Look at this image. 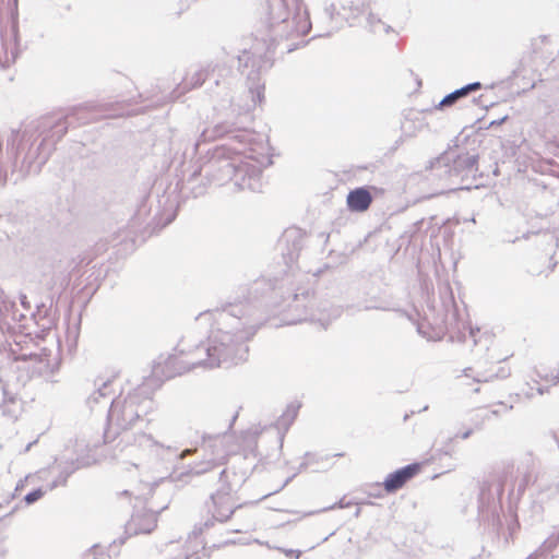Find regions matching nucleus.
<instances>
[{
    "label": "nucleus",
    "instance_id": "f257e3e1",
    "mask_svg": "<svg viewBox=\"0 0 559 559\" xmlns=\"http://www.w3.org/2000/svg\"><path fill=\"white\" fill-rule=\"evenodd\" d=\"M301 0H260V22L255 31V43L250 49H242L237 56L238 71L246 74L251 105L236 108L231 92L238 83L237 74L226 64H216L203 73H198L194 86L206 84L217 96L227 98L228 110L212 128L204 129L200 141L226 138L229 143L215 146L200 157L187 177L183 189H189L194 198L203 195L207 183L224 186L233 183L235 190L261 192L263 189L262 169L272 165L269 147L257 142L253 130L252 108L264 98L262 74L273 66L272 52L283 41L286 52L306 45L302 39L311 28L309 14L301 10Z\"/></svg>",
    "mask_w": 559,
    "mask_h": 559
},
{
    "label": "nucleus",
    "instance_id": "f03ea898",
    "mask_svg": "<svg viewBox=\"0 0 559 559\" xmlns=\"http://www.w3.org/2000/svg\"><path fill=\"white\" fill-rule=\"evenodd\" d=\"M277 278L260 277L241 288L222 308L206 310L197 318L199 325H210L207 342L195 343L204 368L230 367L248 359V343L269 321L280 302L275 296Z\"/></svg>",
    "mask_w": 559,
    "mask_h": 559
},
{
    "label": "nucleus",
    "instance_id": "7ed1b4c3",
    "mask_svg": "<svg viewBox=\"0 0 559 559\" xmlns=\"http://www.w3.org/2000/svg\"><path fill=\"white\" fill-rule=\"evenodd\" d=\"M306 235L298 227H290L284 230L278 239L277 247L281 251L285 269L281 271L282 277L274 276L273 283L277 278L275 296L281 304L288 301L286 308L296 314L293 322L312 320L320 322L326 328L333 320L340 318L343 313L342 306L333 305L328 300L320 301L314 308L313 295L308 290L289 288L287 297L280 292L285 285L293 284L290 277H295L294 263L298 261L300 252L305 246Z\"/></svg>",
    "mask_w": 559,
    "mask_h": 559
},
{
    "label": "nucleus",
    "instance_id": "20e7f679",
    "mask_svg": "<svg viewBox=\"0 0 559 559\" xmlns=\"http://www.w3.org/2000/svg\"><path fill=\"white\" fill-rule=\"evenodd\" d=\"M536 457L531 452H527L520 459L516 466L509 463L503 466L500 473L489 475L479 486V519H490L492 526L500 527L501 521L497 514V508L500 503L506 486H510V497L520 499L526 488L536 480Z\"/></svg>",
    "mask_w": 559,
    "mask_h": 559
},
{
    "label": "nucleus",
    "instance_id": "39448f33",
    "mask_svg": "<svg viewBox=\"0 0 559 559\" xmlns=\"http://www.w3.org/2000/svg\"><path fill=\"white\" fill-rule=\"evenodd\" d=\"M159 389V381L144 378L142 383L126 395L114 397L107 412V426L104 431V442L114 441L122 431L131 429L155 407L153 395Z\"/></svg>",
    "mask_w": 559,
    "mask_h": 559
},
{
    "label": "nucleus",
    "instance_id": "423d86ee",
    "mask_svg": "<svg viewBox=\"0 0 559 559\" xmlns=\"http://www.w3.org/2000/svg\"><path fill=\"white\" fill-rule=\"evenodd\" d=\"M247 478L248 474L245 469L240 472L223 469L219 474L211 475V478L198 479L191 483L194 486L215 487L205 503L211 516L195 524L192 531L195 537L214 527L216 523H226L242 507L234 501L231 493L240 488Z\"/></svg>",
    "mask_w": 559,
    "mask_h": 559
},
{
    "label": "nucleus",
    "instance_id": "0eeeda50",
    "mask_svg": "<svg viewBox=\"0 0 559 559\" xmlns=\"http://www.w3.org/2000/svg\"><path fill=\"white\" fill-rule=\"evenodd\" d=\"M432 179L442 189H471L478 176V154L471 152H444L429 163Z\"/></svg>",
    "mask_w": 559,
    "mask_h": 559
},
{
    "label": "nucleus",
    "instance_id": "6e6552de",
    "mask_svg": "<svg viewBox=\"0 0 559 559\" xmlns=\"http://www.w3.org/2000/svg\"><path fill=\"white\" fill-rule=\"evenodd\" d=\"M233 436L227 431L216 435H203L201 449L203 459L188 466V469L171 475L175 481L181 480L192 483L198 479L211 478V475L219 474L223 469L236 471L234 467L226 466L228 456L231 452L229 443Z\"/></svg>",
    "mask_w": 559,
    "mask_h": 559
},
{
    "label": "nucleus",
    "instance_id": "1a4fd4ad",
    "mask_svg": "<svg viewBox=\"0 0 559 559\" xmlns=\"http://www.w3.org/2000/svg\"><path fill=\"white\" fill-rule=\"evenodd\" d=\"M175 352L166 358L160 355L153 366L152 374L147 377L158 380L159 388L165 380L180 376L193 368L203 367L204 359L202 355L195 353V344L190 334L182 336Z\"/></svg>",
    "mask_w": 559,
    "mask_h": 559
},
{
    "label": "nucleus",
    "instance_id": "9d476101",
    "mask_svg": "<svg viewBox=\"0 0 559 559\" xmlns=\"http://www.w3.org/2000/svg\"><path fill=\"white\" fill-rule=\"evenodd\" d=\"M27 320H33L44 331L51 328L52 321L47 317V309L44 304L36 307V311L31 313L27 319L26 314L20 312L16 304L9 299L4 292L0 288V331L1 332H25L27 330Z\"/></svg>",
    "mask_w": 559,
    "mask_h": 559
},
{
    "label": "nucleus",
    "instance_id": "9b49d317",
    "mask_svg": "<svg viewBox=\"0 0 559 559\" xmlns=\"http://www.w3.org/2000/svg\"><path fill=\"white\" fill-rule=\"evenodd\" d=\"M300 405L299 404H289L287 405L284 413L278 417L276 423L274 425H271L270 427H265L263 430L259 432V439L257 444V454L262 455V452L260 450V443L269 438L274 439L275 441V452L278 456L283 449L284 438L286 432L288 431L289 427L295 421Z\"/></svg>",
    "mask_w": 559,
    "mask_h": 559
},
{
    "label": "nucleus",
    "instance_id": "f8f14e48",
    "mask_svg": "<svg viewBox=\"0 0 559 559\" xmlns=\"http://www.w3.org/2000/svg\"><path fill=\"white\" fill-rule=\"evenodd\" d=\"M371 0H340L341 11H336V7L331 3L325 7L324 13L329 20H334L335 15L342 16L349 25L352 21L358 19L368 8Z\"/></svg>",
    "mask_w": 559,
    "mask_h": 559
},
{
    "label": "nucleus",
    "instance_id": "ddd939ff",
    "mask_svg": "<svg viewBox=\"0 0 559 559\" xmlns=\"http://www.w3.org/2000/svg\"><path fill=\"white\" fill-rule=\"evenodd\" d=\"M420 471L419 463H411L390 473L382 485L388 493H394L401 489L408 480L415 477Z\"/></svg>",
    "mask_w": 559,
    "mask_h": 559
},
{
    "label": "nucleus",
    "instance_id": "4468645a",
    "mask_svg": "<svg viewBox=\"0 0 559 559\" xmlns=\"http://www.w3.org/2000/svg\"><path fill=\"white\" fill-rule=\"evenodd\" d=\"M52 146L48 143L47 139H43L37 147L33 151L29 150L23 162L22 168L26 174H38L41 166L48 160Z\"/></svg>",
    "mask_w": 559,
    "mask_h": 559
},
{
    "label": "nucleus",
    "instance_id": "2eb2a0df",
    "mask_svg": "<svg viewBox=\"0 0 559 559\" xmlns=\"http://www.w3.org/2000/svg\"><path fill=\"white\" fill-rule=\"evenodd\" d=\"M156 523L157 512L136 511L126 524V533L128 535L150 534L156 527Z\"/></svg>",
    "mask_w": 559,
    "mask_h": 559
},
{
    "label": "nucleus",
    "instance_id": "dca6fc26",
    "mask_svg": "<svg viewBox=\"0 0 559 559\" xmlns=\"http://www.w3.org/2000/svg\"><path fill=\"white\" fill-rule=\"evenodd\" d=\"M371 202L372 197L367 187L356 188L347 194V206L353 212H365Z\"/></svg>",
    "mask_w": 559,
    "mask_h": 559
},
{
    "label": "nucleus",
    "instance_id": "f3484780",
    "mask_svg": "<svg viewBox=\"0 0 559 559\" xmlns=\"http://www.w3.org/2000/svg\"><path fill=\"white\" fill-rule=\"evenodd\" d=\"M10 36L11 41L9 44L7 41L3 43V46H5L7 49L3 66H9L10 63L14 62L20 52L25 48V46H22L21 44L19 25L16 21H13L11 24Z\"/></svg>",
    "mask_w": 559,
    "mask_h": 559
},
{
    "label": "nucleus",
    "instance_id": "a211bd4d",
    "mask_svg": "<svg viewBox=\"0 0 559 559\" xmlns=\"http://www.w3.org/2000/svg\"><path fill=\"white\" fill-rule=\"evenodd\" d=\"M480 88H481L480 82H472V83H468L460 88H456L455 91L447 94L436 106V109L442 110L447 107H451L459 99L464 98Z\"/></svg>",
    "mask_w": 559,
    "mask_h": 559
},
{
    "label": "nucleus",
    "instance_id": "6ab92c4d",
    "mask_svg": "<svg viewBox=\"0 0 559 559\" xmlns=\"http://www.w3.org/2000/svg\"><path fill=\"white\" fill-rule=\"evenodd\" d=\"M112 381L107 380L102 383V385L95 390L86 400L87 406L91 408V411H94L96 405L103 404L104 407L111 402L114 399L112 395L115 394V391L111 389Z\"/></svg>",
    "mask_w": 559,
    "mask_h": 559
},
{
    "label": "nucleus",
    "instance_id": "aec40b11",
    "mask_svg": "<svg viewBox=\"0 0 559 559\" xmlns=\"http://www.w3.org/2000/svg\"><path fill=\"white\" fill-rule=\"evenodd\" d=\"M510 376V369L503 366H499L497 370H486L481 372H477V376L474 378L475 382H488L492 379H506Z\"/></svg>",
    "mask_w": 559,
    "mask_h": 559
},
{
    "label": "nucleus",
    "instance_id": "412c9836",
    "mask_svg": "<svg viewBox=\"0 0 559 559\" xmlns=\"http://www.w3.org/2000/svg\"><path fill=\"white\" fill-rule=\"evenodd\" d=\"M423 127L420 123L418 127L412 121L411 119H405L401 124L402 135L400 139L395 142L396 145H400L404 142L405 138H412L416 135V133L419 131V129Z\"/></svg>",
    "mask_w": 559,
    "mask_h": 559
},
{
    "label": "nucleus",
    "instance_id": "4be33fe9",
    "mask_svg": "<svg viewBox=\"0 0 559 559\" xmlns=\"http://www.w3.org/2000/svg\"><path fill=\"white\" fill-rule=\"evenodd\" d=\"M135 445L143 448V449H164V447L155 441L151 435H147L145 432L138 433L134 437Z\"/></svg>",
    "mask_w": 559,
    "mask_h": 559
},
{
    "label": "nucleus",
    "instance_id": "5701e85b",
    "mask_svg": "<svg viewBox=\"0 0 559 559\" xmlns=\"http://www.w3.org/2000/svg\"><path fill=\"white\" fill-rule=\"evenodd\" d=\"M58 466L60 472L57 478L60 479L62 486L67 484L68 478L80 467L74 461L66 462L63 465L60 463Z\"/></svg>",
    "mask_w": 559,
    "mask_h": 559
},
{
    "label": "nucleus",
    "instance_id": "b1692460",
    "mask_svg": "<svg viewBox=\"0 0 559 559\" xmlns=\"http://www.w3.org/2000/svg\"><path fill=\"white\" fill-rule=\"evenodd\" d=\"M314 456L316 455L313 453L306 452L304 455V461L299 464L296 472L284 481V484L282 485V488L286 487L299 473L306 471L309 466H311L312 457H314Z\"/></svg>",
    "mask_w": 559,
    "mask_h": 559
},
{
    "label": "nucleus",
    "instance_id": "393cba45",
    "mask_svg": "<svg viewBox=\"0 0 559 559\" xmlns=\"http://www.w3.org/2000/svg\"><path fill=\"white\" fill-rule=\"evenodd\" d=\"M68 118L69 117L67 116L64 118H59L56 120V123L52 127V136H56V141L53 142V144L57 143V141H59L60 139H62V136L67 133L69 128Z\"/></svg>",
    "mask_w": 559,
    "mask_h": 559
},
{
    "label": "nucleus",
    "instance_id": "a878e982",
    "mask_svg": "<svg viewBox=\"0 0 559 559\" xmlns=\"http://www.w3.org/2000/svg\"><path fill=\"white\" fill-rule=\"evenodd\" d=\"M498 414L499 413L496 409L488 411L481 414L477 413L475 417L472 418V420L474 421L476 429H480L486 420L491 419L492 416H497Z\"/></svg>",
    "mask_w": 559,
    "mask_h": 559
},
{
    "label": "nucleus",
    "instance_id": "bb28decb",
    "mask_svg": "<svg viewBox=\"0 0 559 559\" xmlns=\"http://www.w3.org/2000/svg\"><path fill=\"white\" fill-rule=\"evenodd\" d=\"M47 490H44L43 487H38L25 495L23 500L27 506H31L43 498Z\"/></svg>",
    "mask_w": 559,
    "mask_h": 559
},
{
    "label": "nucleus",
    "instance_id": "cd10ccee",
    "mask_svg": "<svg viewBox=\"0 0 559 559\" xmlns=\"http://www.w3.org/2000/svg\"><path fill=\"white\" fill-rule=\"evenodd\" d=\"M558 545L559 542L550 535L540 544L539 548L548 556H551L550 554L558 547Z\"/></svg>",
    "mask_w": 559,
    "mask_h": 559
},
{
    "label": "nucleus",
    "instance_id": "c85d7f7f",
    "mask_svg": "<svg viewBox=\"0 0 559 559\" xmlns=\"http://www.w3.org/2000/svg\"><path fill=\"white\" fill-rule=\"evenodd\" d=\"M383 21L374 13L370 12L367 16V25L372 33H377Z\"/></svg>",
    "mask_w": 559,
    "mask_h": 559
},
{
    "label": "nucleus",
    "instance_id": "c756f323",
    "mask_svg": "<svg viewBox=\"0 0 559 559\" xmlns=\"http://www.w3.org/2000/svg\"><path fill=\"white\" fill-rule=\"evenodd\" d=\"M0 388L3 395V402H14V396L9 392L8 385L3 382V370L0 368Z\"/></svg>",
    "mask_w": 559,
    "mask_h": 559
},
{
    "label": "nucleus",
    "instance_id": "7c9ffc66",
    "mask_svg": "<svg viewBox=\"0 0 559 559\" xmlns=\"http://www.w3.org/2000/svg\"><path fill=\"white\" fill-rule=\"evenodd\" d=\"M555 556H548L539 547L530 554L525 559H554Z\"/></svg>",
    "mask_w": 559,
    "mask_h": 559
},
{
    "label": "nucleus",
    "instance_id": "2f4dec72",
    "mask_svg": "<svg viewBox=\"0 0 559 559\" xmlns=\"http://www.w3.org/2000/svg\"><path fill=\"white\" fill-rule=\"evenodd\" d=\"M536 373H537V377H538L539 379H544V380H546V381H549V380H550V381L552 382V384H557V383H559V370L557 371V373H556V374H550V376H548V374H544V373H542L540 371H536Z\"/></svg>",
    "mask_w": 559,
    "mask_h": 559
},
{
    "label": "nucleus",
    "instance_id": "473e14b6",
    "mask_svg": "<svg viewBox=\"0 0 559 559\" xmlns=\"http://www.w3.org/2000/svg\"><path fill=\"white\" fill-rule=\"evenodd\" d=\"M353 504V502L348 501V502H345L344 499H341L338 502H336L335 504L333 506H330L328 508H324L323 511H328V510H332L334 508H340V509H344V508H348Z\"/></svg>",
    "mask_w": 559,
    "mask_h": 559
},
{
    "label": "nucleus",
    "instance_id": "72a5a7b5",
    "mask_svg": "<svg viewBox=\"0 0 559 559\" xmlns=\"http://www.w3.org/2000/svg\"><path fill=\"white\" fill-rule=\"evenodd\" d=\"M284 552L288 558L299 559V557L301 556V551L297 549H285Z\"/></svg>",
    "mask_w": 559,
    "mask_h": 559
},
{
    "label": "nucleus",
    "instance_id": "f704fd0d",
    "mask_svg": "<svg viewBox=\"0 0 559 559\" xmlns=\"http://www.w3.org/2000/svg\"><path fill=\"white\" fill-rule=\"evenodd\" d=\"M59 486H62L61 483H60V479L56 478L50 484H48L47 487L44 490H47V492L48 491H52L53 489H56Z\"/></svg>",
    "mask_w": 559,
    "mask_h": 559
},
{
    "label": "nucleus",
    "instance_id": "c9c22d12",
    "mask_svg": "<svg viewBox=\"0 0 559 559\" xmlns=\"http://www.w3.org/2000/svg\"><path fill=\"white\" fill-rule=\"evenodd\" d=\"M250 526H251L250 524H242L239 527H235V528L229 530V532H231V533H245V532H248L250 530Z\"/></svg>",
    "mask_w": 559,
    "mask_h": 559
},
{
    "label": "nucleus",
    "instance_id": "e433bc0d",
    "mask_svg": "<svg viewBox=\"0 0 559 559\" xmlns=\"http://www.w3.org/2000/svg\"><path fill=\"white\" fill-rule=\"evenodd\" d=\"M21 305L23 306V308L27 311L31 310V304L27 301V297L25 295H22L21 296Z\"/></svg>",
    "mask_w": 559,
    "mask_h": 559
},
{
    "label": "nucleus",
    "instance_id": "4c0bfd02",
    "mask_svg": "<svg viewBox=\"0 0 559 559\" xmlns=\"http://www.w3.org/2000/svg\"><path fill=\"white\" fill-rule=\"evenodd\" d=\"M316 456L312 457V465L313 464H318L320 462H322L323 460H329V456H322V455H319L317 453H313Z\"/></svg>",
    "mask_w": 559,
    "mask_h": 559
},
{
    "label": "nucleus",
    "instance_id": "58836bf2",
    "mask_svg": "<svg viewBox=\"0 0 559 559\" xmlns=\"http://www.w3.org/2000/svg\"><path fill=\"white\" fill-rule=\"evenodd\" d=\"M472 433H473V429L469 428V429L465 430L464 432H462L460 435L457 433L455 437H457V438L460 437L462 439H467V438L471 437Z\"/></svg>",
    "mask_w": 559,
    "mask_h": 559
},
{
    "label": "nucleus",
    "instance_id": "ea45409f",
    "mask_svg": "<svg viewBox=\"0 0 559 559\" xmlns=\"http://www.w3.org/2000/svg\"><path fill=\"white\" fill-rule=\"evenodd\" d=\"M507 116L502 117L501 119H498V120H493L490 122L489 127H493V126H500L501 123H503L506 120H507Z\"/></svg>",
    "mask_w": 559,
    "mask_h": 559
},
{
    "label": "nucleus",
    "instance_id": "a19ab883",
    "mask_svg": "<svg viewBox=\"0 0 559 559\" xmlns=\"http://www.w3.org/2000/svg\"><path fill=\"white\" fill-rule=\"evenodd\" d=\"M194 451H195L194 449H186V450H183V451L181 452V454H180V459H182V457H185V456H187V455L192 454Z\"/></svg>",
    "mask_w": 559,
    "mask_h": 559
},
{
    "label": "nucleus",
    "instance_id": "79ce46f5",
    "mask_svg": "<svg viewBox=\"0 0 559 559\" xmlns=\"http://www.w3.org/2000/svg\"><path fill=\"white\" fill-rule=\"evenodd\" d=\"M381 26L383 27V32L385 34H390L391 32H393V28L389 24H385L384 22L383 24H381Z\"/></svg>",
    "mask_w": 559,
    "mask_h": 559
},
{
    "label": "nucleus",
    "instance_id": "37998d69",
    "mask_svg": "<svg viewBox=\"0 0 559 559\" xmlns=\"http://www.w3.org/2000/svg\"><path fill=\"white\" fill-rule=\"evenodd\" d=\"M536 391H537L538 394L543 395L544 393L548 392V388L543 386V385H538L536 388Z\"/></svg>",
    "mask_w": 559,
    "mask_h": 559
},
{
    "label": "nucleus",
    "instance_id": "c03bdc74",
    "mask_svg": "<svg viewBox=\"0 0 559 559\" xmlns=\"http://www.w3.org/2000/svg\"><path fill=\"white\" fill-rule=\"evenodd\" d=\"M369 496H370V497H373V498H380V497H381V493H380V491H378V492L372 491V492H369Z\"/></svg>",
    "mask_w": 559,
    "mask_h": 559
},
{
    "label": "nucleus",
    "instance_id": "a18cd8bd",
    "mask_svg": "<svg viewBox=\"0 0 559 559\" xmlns=\"http://www.w3.org/2000/svg\"><path fill=\"white\" fill-rule=\"evenodd\" d=\"M379 306H366L365 309H380Z\"/></svg>",
    "mask_w": 559,
    "mask_h": 559
},
{
    "label": "nucleus",
    "instance_id": "49530a36",
    "mask_svg": "<svg viewBox=\"0 0 559 559\" xmlns=\"http://www.w3.org/2000/svg\"><path fill=\"white\" fill-rule=\"evenodd\" d=\"M360 515V509H356L355 513H354V516L355 518H358Z\"/></svg>",
    "mask_w": 559,
    "mask_h": 559
},
{
    "label": "nucleus",
    "instance_id": "de8ad7c7",
    "mask_svg": "<svg viewBox=\"0 0 559 559\" xmlns=\"http://www.w3.org/2000/svg\"><path fill=\"white\" fill-rule=\"evenodd\" d=\"M551 535L557 539V542H559V531L557 533H552Z\"/></svg>",
    "mask_w": 559,
    "mask_h": 559
},
{
    "label": "nucleus",
    "instance_id": "09e8293b",
    "mask_svg": "<svg viewBox=\"0 0 559 559\" xmlns=\"http://www.w3.org/2000/svg\"><path fill=\"white\" fill-rule=\"evenodd\" d=\"M516 76H518V71L516 70L512 71L511 78H516Z\"/></svg>",
    "mask_w": 559,
    "mask_h": 559
},
{
    "label": "nucleus",
    "instance_id": "8fccbe9b",
    "mask_svg": "<svg viewBox=\"0 0 559 559\" xmlns=\"http://www.w3.org/2000/svg\"><path fill=\"white\" fill-rule=\"evenodd\" d=\"M235 419H236V416H234V417H233V419H231V421L229 423V425H228V429H230V428H231V425H233V423L235 421Z\"/></svg>",
    "mask_w": 559,
    "mask_h": 559
},
{
    "label": "nucleus",
    "instance_id": "3c124183",
    "mask_svg": "<svg viewBox=\"0 0 559 559\" xmlns=\"http://www.w3.org/2000/svg\"><path fill=\"white\" fill-rule=\"evenodd\" d=\"M21 487H23V483L22 481H20V484L16 485L15 490H19Z\"/></svg>",
    "mask_w": 559,
    "mask_h": 559
},
{
    "label": "nucleus",
    "instance_id": "603ef678",
    "mask_svg": "<svg viewBox=\"0 0 559 559\" xmlns=\"http://www.w3.org/2000/svg\"><path fill=\"white\" fill-rule=\"evenodd\" d=\"M334 29H335V27H331V29L328 31L324 35H330Z\"/></svg>",
    "mask_w": 559,
    "mask_h": 559
},
{
    "label": "nucleus",
    "instance_id": "864d4df0",
    "mask_svg": "<svg viewBox=\"0 0 559 559\" xmlns=\"http://www.w3.org/2000/svg\"><path fill=\"white\" fill-rule=\"evenodd\" d=\"M236 540H226L225 544H236Z\"/></svg>",
    "mask_w": 559,
    "mask_h": 559
},
{
    "label": "nucleus",
    "instance_id": "5fc2aeb1",
    "mask_svg": "<svg viewBox=\"0 0 559 559\" xmlns=\"http://www.w3.org/2000/svg\"><path fill=\"white\" fill-rule=\"evenodd\" d=\"M191 556V559H193V556H195V559H199V556H197V552L195 554H192L190 555Z\"/></svg>",
    "mask_w": 559,
    "mask_h": 559
},
{
    "label": "nucleus",
    "instance_id": "6e6d98bb",
    "mask_svg": "<svg viewBox=\"0 0 559 559\" xmlns=\"http://www.w3.org/2000/svg\"><path fill=\"white\" fill-rule=\"evenodd\" d=\"M173 219H174V217L168 218V219H167V222H166V224L171 223V221H173Z\"/></svg>",
    "mask_w": 559,
    "mask_h": 559
},
{
    "label": "nucleus",
    "instance_id": "4d7b16f0",
    "mask_svg": "<svg viewBox=\"0 0 559 559\" xmlns=\"http://www.w3.org/2000/svg\"><path fill=\"white\" fill-rule=\"evenodd\" d=\"M66 10H67V11H70V10H71V5H70V4H68V5L66 7Z\"/></svg>",
    "mask_w": 559,
    "mask_h": 559
}]
</instances>
